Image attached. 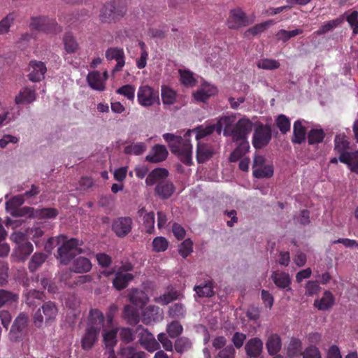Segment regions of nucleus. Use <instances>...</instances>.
Wrapping results in <instances>:
<instances>
[{"instance_id":"nucleus-38","label":"nucleus","mask_w":358,"mask_h":358,"mask_svg":"<svg viewBox=\"0 0 358 358\" xmlns=\"http://www.w3.org/2000/svg\"><path fill=\"white\" fill-rule=\"evenodd\" d=\"M155 191L162 199H168L173 194L175 187L172 183L163 181L157 185Z\"/></svg>"},{"instance_id":"nucleus-29","label":"nucleus","mask_w":358,"mask_h":358,"mask_svg":"<svg viewBox=\"0 0 358 358\" xmlns=\"http://www.w3.org/2000/svg\"><path fill=\"white\" fill-rule=\"evenodd\" d=\"M92 264L88 258L79 257L76 258L72 265V271L75 273H83L89 272Z\"/></svg>"},{"instance_id":"nucleus-55","label":"nucleus","mask_w":358,"mask_h":358,"mask_svg":"<svg viewBox=\"0 0 358 358\" xmlns=\"http://www.w3.org/2000/svg\"><path fill=\"white\" fill-rule=\"evenodd\" d=\"M124 316L130 323H137L139 321L138 313L132 306L127 305L124 309Z\"/></svg>"},{"instance_id":"nucleus-37","label":"nucleus","mask_w":358,"mask_h":358,"mask_svg":"<svg viewBox=\"0 0 358 358\" xmlns=\"http://www.w3.org/2000/svg\"><path fill=\"white\" fill-rule=\"evenodd\" d=\"M275 23V22L273 20H268L265 22L257 24L255 26L249 28L245 32V36H257L258 34H260L263 33L264 31H266L267 29H268L270 27L273 25Z\"/></svg>"},{"instance_id":"nucleus-46","label":"nucleus","mask_w":358,"mask_h":358,"mask_svg":"<svg viewBox=\"0 0 358 358\" xmlns=\"http://www.w3.org/2000/svg\"><path fill=\"white\" fill-rule=\"evenodd\" d=\"M192 133L196 134V139L198 142H201V140L206 136L211 134L214 131H216L215 124H209L206 126H200L194 129L190 130Z\"/></svg>"},{"instance_id":"nucleus-48","label":"nucleus","mask_w":358,"mask_h":358,"mask_svg":"<svg viewBox=\"0 0 358 358\" xmlns=\"http://www.w3.org/2000/svg\"><path fill=\"white\" fill-rule=\"evenodd\" d=\"M324 136V132L322 129H312L308 133V143L311 145L320 143L323 141Z\"/></svg>"},{"instance_id":"nucleus-32","label":"nucleus","mask_w":358,"mask_h":358,"mask_svg":"<svg viewBox=\"0 0 358 358\" xmlns=\"http://www.w3.org/2000/svg\"><path fill=\"white\" fill-rule=\"evenodd\" d=\"M24 202V195H17L12 197L10 199L6 201V210L10 211V213L15 215L20 216V210L22 209L17 210V208L22 206Z\"/></svg>"},{"instance_id":"nucleus-47","label":"nucleus","mask_w":358,"mask_h":358,"mask_svg":"<svg viewBox=\"0 0 358 358\" xmlns=\"http://www.w3.org/2000/svg\"><path fill=\"white\" fill-rule=\"evenodd\" d=\"M120 355L122 358H147L144 352L137 350L136 348L132 346L122 348Z\"/></svg>"},{"instance_id":"nucleus-6","label":"nucleus","mask_w":358,"mask_h":358,"mask_svg":"<svg viewBox=\"0 0 358 358\" xmlns=\"http://www.w3.org/2000/svg\"><path fill=\"white\" fill-rule=\"evenodd\" d=\"M62 241L63 244L58 248L57 255V259L62 264H68L74 256L83 252V250L78 248L79 241L78 239L71 238Z\"/></svg>"},{"instance_id":"nucleus-44","label":"nucleus","mask_w":358,"mask_h":358,"mask_svg":"<svg viewBox=\"0 0 358 358\" xmlns=\"http://www.w3.org/2000/svg\"><path fill=\"white\" fill-rule=\"evenodd\" d=\"M117 329H111L103 334V341L107 348H110V358H115L114 351L112 349L116 344Z\"/></svg>"},{"instance_id":"nucleus-10","label":"nucleus","mask_w":358,"mask_h":358,"mask_svg":"<svg viewBox=\"0 0 358 358\" xmlns=\"http://www.w3.org/2000/svg\"><path fill=\"white\" fill-rule=\"evenodd\" d=\"M57 210L52 208L34 209L31 207H23L20 215L34 219H51L57 215Z\"/></svg>"},{"instance_id":"nucleus-39","label":"nucleus","mask_w":358,"mask_h":358,"mask_svg":"<svg viewBox=\"0 0 358 358\" xmlns=\"http://www.w3.org/2000/svg\"><path fill=\"white\" fill-rule=\"evenodd\" d=\"M18 294L12 292L0 289V308L3 306H11L17 302Z\"/></svg>"},{"instance_id":"nucleus-4","label":"nucleus","mask_w":358,"mask_h":358,"mask_svg":"<svg viewBox=\"0 0 358 358\" xmlns=\"http://www.w3.org/2000/svg\"><path fill=\"white\" fill-rule=\"evenodd\" d=\"M10 239L16 245L14 255L18 260L24 261L33 252L32 244L27 239V236L21 231H15L10 235Z\"/></svg>"},{"instance_id":"nucleus-64","label":"nucleus","mask_w":358,"mask_h":358,"mask_svg":"<svg viewBox=\"0 0 358 358\" xmlns=\"http://www.w3.org/2000/svg\"><path fill=\"white\" fill-rule=\"evenodd\" d=\"M303 358H322V355L319 349L311 345L304 350Z\"/></svg>"},{"instance_id":"nucleus-5","label":"nucleus","mask_w":358,"mask_h":358,"mask_svg":"<svg viewBox=\"0 0 358 358\" xmlns=\"http://www.w3.org/2000/svg\"><path fill=\"white\" fill-rule=\"evenodd\" d=\"M138 103L145 108L159 105L160 103L158 90L148 85H141L137 91Z\"/></svg>"},{"instance_id":"nucleus-27","label":"nucleus","mask_w":358,"mask_h":358,"mask_svg":"<svg viewBox=\"0 0 358 358\" xmlns=\"http://www.w3.org/2000/svg\"><path fill=\"white\" fill-rule=\"evenodd\" d=\"M338 159L340 162L346 164L351 171L358 173V150L343 154L339 156Z\"/></svg>"},{"instance_id":"nucleus-16","label":"nucleus","mask_w":358,"mask_h":358,"mask_svg":"<svg viewBox=\"0 0 358 358\" xmlns=\"http://www.w3.org/2000/svg\"><path fill=\"white\" fill-rule=\"evenodd\" d=\"M163 319V310L155 306H148L143 312L142 321L145 324L159 322Z\"/></svg>"},{"instance_id":"nucleus-23","label":"nucleus","mask_w":358,"mask_h":358,"mask_svg":"<svg viewBox=\"0 0 358 358\" xmlns=\"http://www.w3.org/2000/svg\"><path fill=\"white\" fill-rule=\"evenodd\" d=\"M266 348L270 355H277L282 348V342L280 336L277 334H270L266 342Z\"/></svg>"},{"instance_id":"nucleus-2","label":"nucleus","mask_w":358,"mask_h":358,"mask_svg":"<svg viewBox=\"0 0 358 358\" xmlns=\"http://www.w3.org/2000/svg\"><path fill=\"white\" fill-rule=\"evenodd\" d=\"M191 132L190 130L187 131L184 138L169 133L163 135V138L169 143L171 152L187 165H190L192 162V145L189 139Z\"/></svg>"},{"instance_id":"nucleus-21","label":"nucleus","mask_w":358,"mask_h":358,"mask_svg":"<svg viewBox=\"0 0 358 358\" xmlns=\"http://www.w3.org/2000/svg\"><path fill=\"white\" fill-rule=\"evenodd\" d=\"M271 278L274 284L280 289L291 291V278L287 273L274 271L272 273Z\"/></svg>"},{"instance_id":"nucleus-45","label":"nucleus","mask_w":358,"mask_h":358,"mask_svg":"<svg viewBox=\"0 0 358 358\" xmlns=\"http://www.w3.org/2000/svg\"><path fill=\"white\" fill-rule=\"evenodd\" d=\"M294 136L292 141L296 143H301L306 137V129L302 125L301 120H297L294 122L293 127Z\"/></svg>"},{"instance_id":"nucleus-52","label":"nucleus","mask_w":358,"mask_h":358,"mask_svg":"<svg viewBox=\"0 0 358 358\" xmlns=\"http://www.w3.org/2000/svg\"><path fill=\"white\" fill-rule=\"evenodd\" d=\"M257 66L262 69L275 70L280 67V63L275 59H262L257 61Z\"/></svg>"},{"instance_id":"nucleus-62","label":"nucleus","mask_w":358,"mask_h":358,"mask_svg":"<svg viewBox=\"0 0 358 358\" xmlns=\"http://www.w3.org/2000/svg\"><path fill=\"white\" fill-rule=\"evenodd\" d=\"M143 224L146 228V231L148 234H152L155 228V213L153 212L145 214Z\"/></svg>"},{"instance_id":"nucleus-31","label":"nucleus","mask_w":358,"mask_h":358,"mask_svg":"<svg viewBox=\"0 0 358 358\" xmlns=\"http://www.w3.org/2000/svg\"><path fill=\"white\" fill-rule=\"evenodd\" d=\"M213 154V148L206 144L198 142L196 149V159L199 163H203L209 159Z\"/></svg>"},{"instance_id":"nucleus-14","label":"nucleus","mask_w":358,"mask_h":358,"mask_svg":"<svg viewBox=\"0 0 358 358\" xmlns=\"http://www.w3.org/2000/svg\"><path fill=\"white\" fill-rule=\"evenodd\" d=\"M218 90L214 85L203 82L199 88L193 92L192 95L197 101L205 102L210 96L215 95Z\"/></svg>"},{"instance_id":"nucleus-49","label":"nucleus","mask_w":358,"mask_h":358,"mask_svg":"<svg viewBox=\"0 0 358 358\" xmlns=\"http://www.w3.org/2000/svg\"><path fill=\"white\" fill-rule=\"evenodd\" d=\"M63 42L65 50L68 53L71 54L77 51L78 48V44L71 34L67 33L65 34Z\"/></svg>"},{"instance_id":"nucleus-24","label":"nucleus","mask_w":358,"mask_h":358,"mask_svg":"<svg viewBox=\"0 0 358 358\" xmlns=\"http://www.w3.org/2000/svg\"><path fill=\"white\" fill-rule=\"evenodd\" d=\"M36 99L35 90L30 87L22 88L15 96L16 104H29Z\"/></svg>"},{"instance_id":"nucleus-3","label":"nucleus","mask_w":358,"mask_h":358,"mask_svg":"<svg viewBox=\"0 0 358 358\" xmlns=\"http://www.w3.org/2000/svg\"><path fill=\"white\" fill-rule=\"evenodd\" d=\"M104 327V317L101 311L92 309L90 312L86 332L81 339V346L85 350L91 349L96 342L98 335Z\"/></svg>"},{"instance_id":"nucleus-60","label":"nucleus","mask_w":358,"mask_h":358,"mask_svg":"<svg viewBox=\"0 0 358 358\" xmlns=\"http://www.w3.org/2000/svg\"><path fill=\"white\" fill-rule=\"evenodd\" d=\"M185 308L182 303H175L169 308V315L174 318L183 317L185 315Z\"/></svg>"},{"instance_id":"nucleus-57","label":"nucleus","mask_w":358,"mask_h":358,"mask_svg":"<svg viewBox=\"0 0 358 358\" xmlns=\"http://www.w3.org/2000/svg\"><path fill=\"white\" fill-rule=\"evenodd\" d=\"M15 20V15L10 13L0 21V34H5L10 30V27Z\"/></svg>"},{"instance_id":"nucleus-18","label":"nucleus","mask_w":358,"mask_h":358,"mask_svg":"<svg viewBox=\"0 0 358 358\" xmlns=\"http://www.w3.org/2000/svg\"><path fill=\"white\" fill-rule=\"evenodd\" d=\"M106 57L108 60L115 59L117 62L114 67V71H119L124 65V53L122 49L118 48H110L106 52Z\"/></svg>"},{"instance_id":"nucleus-41","label":"nucleus","mask_w":358,"mask_h":358,"mask_svg":"<svg viewBox=\"0 0 358 358\" xmlns=\"http://www.w3.org/2000/svg\"><path fill=\"white\" fill-rule=\"evenodd\" d=\"M169 175V172L165 169H155L147 177L145 182L148 185H153L161 179L166 178Z\"/></svg>"},{"instance_id":"nucleus-9","label":"nucleus","mask_w":358,"mask_h":358,"mask_svg":"<svg viewBox=\"0 0 358 358\" xmlns=\"http://www.w3.org/2000/svg\"><path fill=\"white\" fill-rule=\"evenodd\" d=\"M136 332L138 334L140 345L146 350L152 352L159 348V344L156 341L153 334L149 332L146 329L138 326L136 328Z\"/></svg>"},{"instance_id":"nucleus-35","label":"nucleus","mask_w":358,"mask_h":358,"mask_svg":"<svg viewBox=\"0 0 358 358\" xmlns=\"http://www.w3.org/2000/svg\"><path fill=\"white\" fill-rule=\"evenodd\" d=\"M302 343L300 340L292 338L288 344L287 354L289 358H297L303 356Z\"/></svg>"},{"instance_id":"nucleus-50","label":"nucleus","mask_w":358,"mask_h":358,"mask_svg":"<svg viewBox=\"0 0 358 358\" xmlns=\"http://www.w3.org/2000/svg\"><path fill=\"white\" fill-rule=\"evenodd\" d=\"M46 259V255L43 253H35L29 263V268L31 272H34L38 268V267L44 263Z\"/></svg>"},{"instance_id":"nucleus-13","label":"nucleus","mask_w":358,"mask_h":358,"mask_svg":"<svg viewBox=\"0 0 358 358\" xmlns=\"http://www.w3.org/2000/svg\"><path fill=\"white\" fill-rule=\"evenodd\" d=\"M108 78V75L106 71L102 74L98 71H93L88 73L87 82L92 89L102 92L106 88L105 83Z\"/></svg>"},{"instance_id":"nucleus-12","label":"nucleus","mask_w":358,"mask_h":358,"mask_svg":"<svg viewBox=\"0 0 358 358\" xmlns=\"http://www.w3.org/2000/svg\"><path fill=\"white\" fill-rule=\"evenodd\" d=\"M271 138V129L268 125L260 124L256 127L252 139V145L260 149L267 145Z\"/></svg>"},{"instance_id":"nucleus-54","label":"nucleus","mask_w":358,"mask_h":358,"mask_svg":"<svg viewBox=\"0 0 358 358\" xmlns=\"http://www.w3.org/2000/svg\"><path fill=\"white\" fill-rule=\"evenodd\" d=\"M273 174V169L271 165H264L253 170V176L257 178H270Z\"/></svg>"},{"instance_id":"nucleus-63","label":"nucleus","mask_w":358,"mask_h":358,"mask_svg":"<svg viewBox=\"0 0 358 358\" xmlns=\"http://www.w3.org/2000/svg\"><path fill=\"white\" fill-rule=\"evenodd\" d=\"M192 245L190 239L185 240L179 245V254L184 258L187 257L192 252Z\"/></svg>"},{"instance_id":"nucleus-25","label":"nucleus","mask_w":358,"mask_h":358,"mask_svg":"<svg viewBox=\"0 0 358 358\" xmlns=\"http://www.w3.org/2000/svg\"><path fill=\"white\" fill-rule=\"evenodd\" d=\"M162 103L166 106H173L177 102L178 94L176 91L166 85H162L161 88Z\"/></svg>"},{"instance_id":"nucleus-56","label":"nucleus","mask_w":358,"mask_h":358,"mask_svg":"<svg viewBox=\"0 0 358 358\" xmlns=\"http://www.w3.org/2000/svg\"><path fill=\"white\" fill-rule=\"evenodd\" d=\"M341 19H336L324 22L320 28L316 31L317 35H322L334 29L342 22Z\"/></svg>"},{"instance_id":"nucleus-43","label":"nucleus","mask_w":358,"mask_h":358,"mask_svg":"<svg viewBox=\"0 0 358 358\" xmlns=\"http://www.w3.org/2000/svg\"><path fill=\"white\" fill-rule=\"evenodd\" d=\"M178 73L180 76V83L189 87H194L196 83V80L194 73L187 69H179Z\"/></svg>"},{"instance_id":"nucleus-59","label":"nucleus","mask_w":358,"mask_h":358,"mask_svg":"<svg viewBox=\"0 0 358 358\" xmlns=\"http://www.w3.org/2000/svg\"><path fill=\"white\" fill-rule=\"evenodd\" d=\"M346 20L350 27L352 29V34L354 36L358 34V11L353 10L350 14L347 15Z\"/></svg>"},{"instance_id":"nucleus-19","label":"nucleus","mask_w":358,"mask_h":358,"mask_svg":"<svg viewBox=\"0 0 358 358\" xmlns=\"http://www.w3.org/2000/svg\"><path fill=\"white\" fill-rule=\"evenodd\" d=\"M132 220L130 217H120L113 224V229L118 236L127 235L131 229Z\"/></svg>"},{"instance_id":"nucleus-42","label":"nucleus","mask_w":358,"mask_h":358,"mask_svg":"<svg viewBox=\"0 0 358 358\" xmlns=\"http://www.w3.org/2000/svg\"><path fill=\"white\" fill-rule=\"evenodd\" d=\"M194 290L199 297H210L214 294L213 282L210 280H208L200 285L195 286Z\"/></svg>"},{"instance_id":"nucleus-40","label":"nucleus","mask_w":358,"mask_h":358,"mask_svg":"<svg viewBox=\"0 0 358 358\" xmlns=\"http://www.w3.org/2000/svg\"><path fill=\"white\" fill-rule=\"evenodd\" d=\"M349 148V141L345 134H338L334 139V150L342 155L347 154Z\"/></svg>"},{"instance_id":"nucleus-22","label":"nucleus","mask_w":358,"mask_h":358,"mask_svg":"<svg viewBox=\"0 0 358 358\" xmlns=\"http://www.w3.org/2000/svg\"><path fill=\"white\" fill-rule=\"evenodd\" d=\"M28 321V316L25 313H20L12 325L11 334H15V338H18L27 329Z\"/></svg>"},{"instance_id":"nucleus-20","label":"nucleus","mask_w":358,"mask_h":358,"mask_svg":"<svg viewBox=\"0 0 358 358\" xmlns=\"http://www.w3.org/2000/svg\"><path fill=\"white\" fill-rule=\"evenodd\" d=\"M167 155L168 151L164 145H156L146 156V160L149 162L158 163L164 161Z\"/></svg>"},{"instance_id":"nucleus-1","label":"nucleus","mask_w":358,"mask_h":358,"mask_svg":"<svg viewBox=\"0 0 358 358\" xmlns=\"http://www.w3.org/2000/svg\"><path fill=\"white\" fill-rule=\"evenodd\" d=\"M236 120L234 115L220 117L215 124L217 133L220 134L223 131L224 135L231 136L234 141L248 138L252 129V122L246 117H243L237 122Z\"/></svg>"},{"instance_id":"nucleus-15","label":"nucleus","mask_w":358,"mask_h":358,"mask_svg":"<svg viewBox=\"0 0 358 358\" xmlns=\"http://www.w3.org/2000/svg\"><path fill=\"white\" fill-rule=\"evenodd\" d=\"M245 350L247 358H262L263 342L257 337L250 338L246 343Z\"/></svg>"},{"instance_id":"nucleus-51","label":"nucleus","mask_w":358,"mask_h":358,"mask_svg":"<svg viewBox=\"0 0 358 358\" xmlns=\"http://www.w3.org/2000/svg\"><path fill=\"white\" fill-rule=\"evenodd\" d=\"M303 31L301 29H296L292 31H287L280 29L276 34L278 40L283 42L287 41L289 38L294 37L297 35L303 34Z\"/></svg>"},{"instance_id":"nucleus-61","label":"nucleus","mask_w":358,"mask_h":358,"mask_svg":"<svg viewBox=\"0 0 358 358\" xmlns=\"http://www.w3.org/2000/svg\"><path fill=\"white\" fill-rule=\"evenodd\" d=\"M276 124L280 131L285 134L290 129V121L284 115H280L276 120Z\"/></svg>"},{"instance_id":"nucleus-11","label":"nucleus","mask_w":358,"mask_h":358,"mask_svg":"<svg viewBox=\"0 0 358 358\" xmlns=\"http://www.w3.org/2000/svg\"><path fill=\"white\" fill-rule=\"evenodd\" d=\"M248 17L243 10L239 8L231 9L227 21V26L229 29H237L242 27H246L250 24Z\"/></svg>"},{"instance_id":"nucleus-26","label":"nucleus","mask_w":358,"mask_h":358,"mask_svg":"<svg viewBox=\"0 0 358 358\" xmlns=\"http://www.w3.org/2000/svg\"><path fill=\"white\" fill-rule=\"evenodd\" d=\"M247 138H240L239 141H237L239 142V144L230 155V162H235L239 160L246 152H248L250 145Z\"/></svg>"},{"instance_id":"nucleus-33","label":"nucleus","mask_w":358,"mask_h":358,"mask_svg":"<svg viewBox=\"0 0 358 358\" xmlns=\"http://www.w3.org/2000/svg\"><path fill=\"white\" fill-rule=\"evenodd\" d=\"M147 148L145 142H132L124 147V152L127 155L138 156L144 153Z\"/></svg>"},{"instance_id":"nucleus-30","label":"nucleus","mask_w":358,"mask_h":358,"mask_svg":"<svg viewBox=\"0 0 358 358\" xmlns=\"http://www.w3.org/2000/svg\"><path fill=\"white\" fill-rule=\"evenodd\" d=\"M334 303V297L333 294L326 291L320 299H316L314 306L320 310H327L332 307Z\"/></svg>"},{"instance_id":"nucleus-58","label":"nucleus","mask_w":358,"mask_h":358,"mask_svg":"<svg viewBox=\"0 0 358 358\" xmlns=\"http://www.w3.org/2000/svg\"><path fill=\"white\" fill-rule=\"evenodd\" d=\"M169 246L168 241L162 236H157L152 241V248L155 252H160L166 250Z\"/></svg>"},{"instance_id":"nucleus-53","label":"nucleus","mask_w":358,"mask_h":358,"mask_svg":"<svg viewBox=\"0 0 358 358\" xmlns=\"http://www.w3.org/2000/svg\"><path fill=\"white\" fill-rule=\"evenodd\" d=\"M136 88L134 85H124L116 90V93L125 96L129 101H134L135 98Z\"/></svg>"},{"instance_id":"nucleus-28","label":"nucleus","mask_w":358,"mask_h":358,"mask_svg":"<svg viewBox=\"0 0 358 358\" xmlns=\"http://www.w3.org/2000/svg\"><path fill=\"white\" fill-rule=\"evenodd\" d=\"M133 278L134 275L131 273L117 271L113 280V284L115 289L121 290L125 288Z\"/></svg>"},{"instance_id":"nucleus-7","label":"nucleus","mask_w":358,"mask_h":358,"mask_svg":"<svg viewBox=\"0 0 358 358\" xmlns=\"http://www.w3.org/2000/svg\"><path fill=\"white\" fill-rule=\"evenodd\" d=\"M58 309L55 303L48 301L38 308L34 315V323L36 327H41L43 321L46 323L54 321L57 315Z\"/></svg>"},{"instance_id":"nucleus-8","label":"nucleus","mask_w":358,"mask_h":358,"mask_svg":"<svg viewBox=\"0 0 358 358\" xmlns=\"http://www.w3.org/2000/svg\"><path fill=\"white\" fill-rule=\"evenodd\" d=\"M29 27L31 29L41 31L48 34H57L62 31V28L54 19L47 17H33Z\"/></svg>"},{"instance_id":"nucleus-34","label":"nucleus","mask_w":358,"mask_h":358,"mask_svg":"<svg viewBox=\"0 0 358 358\" xmlns=\"http://www.w3.org/2000/svg\"><path fill=\"white\" fill-rule=\"evenodd\" d=\"M183 297L182 294L174 289H171L166 293L155 298V301L161 305H166L173 300L179 299Z\"/></svg>"},{"instance_id":"nucleus-36","label":"nucleus","mask_w":358,"mask_h":358,"mask_svg":"<svg viewBox=\"0 0 358 358\" xmlns=\"http://www.w3.org/2000/svg\"><path fill=\"white\" fill-rule=\"evenodd\" d=\"M129 300L135 306L142 307L148 303L149 297L143 291L133 289L130 292Z\"/></svg>"},{"instance_id":"nucleus-17","label":"nucleus","mask_w":358,"mask_h":358,"mask_svg":"<svg viewBox=\"0 0 358 358\" xmlns=\"http://www.w3.org/2000/svg\"><path fill=\"white\" fill-rule=\"evenodd\" d=\"M47 71L45 64L39 61H31L29 63V78L32 82H38L43 79Z\"/></svg>"}]
</instances>
